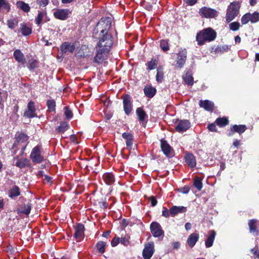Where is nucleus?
Here are the masks:
<instances>
[{
  "label": "nucleus",
  "mask_w": 259,
  "mask_h": 259,
  "mask_svg": "<svg viewBox=\"0 0 259 259\" xmlns=\"http://www.w3.org/2000/svg\"><path fill=\"white\" fill-rule=\"evenodd\" d=\"M217 36L216 32L211 28H205L197 33L196 40L198 44L202 45L206 41L213 40Z\"/></svg>",
  "instance_id": "obj_1"
},
{
  "label": "nucleus",
  "mask_w": 259,
  "mask_h": 259,
  "mask_svg": "<svg viewBox=\"0 0 259 259\" xmlns=\"http://www.w3.org/2000/svg\"><path fill=\"white\" fill-rule=\"evenodd\" d=\"M240 5L239 2H234L228 6L226 15V20L227 22L232 21L238 15Z\"/></svg>",
  "instance_id": "obj_2"
},
{
  "label": "nucleus",
  "mask_w": 259,
  "mask_h": 259,
  "mask_svg": "<svg viewBox=\"0 0 259 259\" xmlns=\"http://www.w3.org/2000/svg\"><path fill=\"white\" fill-rule=\"evenodd\" d=\"M112 45L113 41L111 34L106 33L101 35L97 47L109 52L110 49Z\"/></svg>",
  "instance_id": "obj_3"
},
{
  "label": "nucleus",
  "mask_w": 259,
  "mask_h": 259,
  "mask_svg": "<svg viewBox=\"0 0 259 259\" xmlns=\"http://www.w3.org/2000/svg\"><path fill=\"white\" fill-rule=\"evenodd\" d=\"M111 26V20L109 17L102 19L97 25V29L100 30L101 35L109 33L108 31Z\"/></svg>",
  "instance_id": "obj_4"
},
{
  "label": "nucleus",
  "mask_w": 259,
  "mask_h": 259,
  "mask_svg": "<svg viewBox=\"0 0 259 259\" xmlns=\"http://www.w3.org/2000/svg\"><path fill=\"white\" fill-rule=\"evenodd\" d=\"M199 14L206 18H213L217 16L218 12L213 9L204 7L199 10Z\"/></svg>",
  "instance_id": "obj_5"
},
{
  "label": "nucleus",
  "mask_w": 259,
  "mask_h": 259,
  "mask_svg": "<svg viewBox=\"0 0 259 259\" xmlns=\"http://www.w3.org/2000/svg\"><path fill=\"white\" fill-rule=\"evenodd\" d=\"M154 252V245L153 242H149L145 246L142 255L144 259H150Z\"/></svg>",
  "instance_id": "obj_6"
},
{
  "label": "nucleus",
  "mask_w": 259,
  "mask_h": 259,
  "mask_svg": "<svg viewBox=\"0 0 259 259\" xmlns=\"http://www.w3.org/2000/svg\"><path fill=\"white\" fill-rule=\"evenodd\" d=\"M109 52L101 49L98 47H96V54L94 57V61L97 63H102L105 59L107 54Z\"/></svg>",
  "instance_id": "obj_7"
},
{
  "label": "nucleus",
  "mask_w": 259,
  "mask_h": 259,
  "mask_svg": "<svg viewBox=\"0 0 259 259\" xmlns=\"http://www.w3.org/2000/svg\"><path fill=\"white\" fill-rule=\"evenodd\" d=\"M150 230L154 237H159L163 236L164 232L161 226L157 222H152L150 225Z\"/></svg>",
  "instance_id": "obj_8"
},
{
  "label": "nucleus",
  "mask_w": 259,
  "mask_h": 259,
  "mask_svg": "<svg viewBox=\"0 0 259 259\" xmlns=\"http://www.w3.org/2000/svg\"><path fill=\"white\" fill-rule=\"evenodd\" d=\"M30 158L32 160L36 163H40L43 160V158L40 155V150L38 146L33 148L30 154Z\"/></svg>",
  "instance_id": "obj_9"
},
{
  "label": "nucleus",
  "mask_w": 259,
  "mask_h": 259,
  "mask_svg": "<svg viewBox=\"0 0 259 259\" xmlns=\"http://www.w3.org/2000/svg\"><path fill=\"white\" fill-rule=\"evenodd\" d=\"M36 109L33 102L30 101L27 105V109L24 113V116L28 118H33L36 116Z\"/></svg>",
  "instance_id": "obj_10"
},
{
  "label": "nucleus",
  "mask_w": 259,
  "mask_h": 259,
  "mask_svg": "<svg viewBox=\"0 0 259 259\" xmlns=\"http://www.w3.org/2000/svg\"><path fill=\"white\" fill-rule=\"evenodd\" d=\"M161 148L164 154L167 157H170L174 155L172 148L165 141H161Z\"/></svg>",
  "instance_id": "obj_11"
},
{
  "label": "nucleus",
  "mask_w": 259,
  "mask_h": 259,
  "mask_svg": "<svg viewBox=\"0 0 259 259\" xmlns=\"http://www.w3.org/2000/svg\"><path fill=\"white\" fill-rule=\"evenodd\" d=\"M190 126V123L188 120H180L176 126V130L178 132L186 131Z\"/></svg>",
  "instance_id": "obj_12"
},
{
  "label": "nucleus",
  "mask_w": 259,
  "mask_h": 259,
  "mask_svg": "<svg viewBox=\"0 0 259 259\" xmlns=\"http://www.w3.org/2000/svg\"><path fill=\"white\" fill-rule=\"evenodd\" d=\"M123 109L126 115H129V114L132 111V104L131 103V97L127 95L123 99Z\"/></svg>",
  "instance_id": "obj_13"
},
{
  "label": "nucleus",
  "mask_w": 259,
  "mask_h": 259,
  "mask_svg": "<svg viewBox=\"0 0 259 259\" xmlns=\"http://www.w3.org/2000/svg\"><path fill=\"white\" fill-rule=\"evenodd\" d=\"M69 15L68 9H58L54 13L55 17L60 20H66Z\"/></svg>",
  "instance_id": "obj_14"
},
{
  "label": "nucleus",
  "mask_w": 259,
  "mask_h": 259,
  "mask_svg": "<svg viewBox=\"0 0 259 259\" xmlns=\"http://www.w3.org/2000/svg\"><path fill=\"white\" fill-rule=\"evenodd\" d=\"M187 57V52L185 51H182L179 53L177 60V66L179 68H182L185 63Z\"/></svg>",
  "instance_id": "obj_15"
},
{
  "label": "nucleus",
  "mask_w": 259,
  "mask_h": 259,
  "mask_svg": "<svg viewBox=\"0 0 259 259\" xmlns=\"http://www.w3.org/2000/svg\"><path fill=\"white\" fill-rule=\"evenodd\" d=\"M60 49L63 54L72 53L75 50V46L73 44L65 42L61 46Z\"/></svg>",
  "instance_id": "obj_16"
},
{
  "label": "nucleus",
  "mask_w": 259,
  "mask_h": 259,
  "mask_svg": "<svg viewBox=\"0 0 259 259\" xmlns=\"http://www.w3.org/2000/svg\"><path fill=\"white\" fill-rule=\"evenodd\" d=\"M185 161L191 167H194L196 165V161L195 156L190 153H187L185 155Z\"/></svg>",
  "instance_id": "obj_17"
},
{
  "label": "nucleus",
  "mask_w": 259,
  "mask_h": 259,
  "mask_svg": "<svg viewBox=\"0 0 259 259\" xmlns=\"http://www.w3.org/2000/svg\"><path fill=\"white\" fill-rule=\"evenodd\" d=\"M14 160H16L15 162V165L19 168H23L27 166H29V160L26 158H21L19 159L17 157H15Z\"/></svg>",
  "instance_id": "obj_18"
},
{
  "label": "nucleus",
  "mask_w": 259,
  "mask_h": 259,
  "mask_svg": "<svg viewBox=\"0 0 259 259\" xmlns=\"http://www.w3.org/2000/svg\"><path fill=\"white\" fill-rule=\"evenodd\" d=\"M75 232L74 234V237L80 239L83 236L84 226L81 224H78L75 227Z\"/></svg>",
  "instance_id": "obj_19"
},
{
  "label": "nucleus",
  "mask_w": 259,
  "mask_h": 259,
  "mask_svg": "<svg viewBox=\"0 0 259 259\" xmlns=\"http://www.w3.org/2000/svg\"><path fill=\"white\" fill-rule=\"evenodd\" d=\"M199 106L207 111H212L214 104L213 102L208 100H200L199 101Z\"/></svg>",
  "instance_id": "obj_20"
},
{
  "label": "nucleus",
  "mask_w": 259,
  "mask_h": 259,
  "mask_svg": "<svg viewBox=\"0 0 259 259\" xmlns=\"http://www.w3.org/2000/svg\"><path fill=\"white\" fill-rule=\"evenodd\" d=\"M199 238L198 234L192 233L189 237L187 239V243L190 247H193L197 242Z\"/></svg>",
  "instance_id": "obj_21"
},
{
  "label": "nucleus",
  "mask_w": 259,
  "mask_h": 259,
  "mask_svg": "<svg viewBox=\"0 0 259 259\" xmlns=\"http://www.w3.org/2000/svg\"><path fill=\"white\" fill-rule=\"evenodd\" d=\"M13 56L17 62H18L22 65L25 64V60L24 56L23 54L20 51V50H16V51H15L14 52Z\"/></svg>",
  "instance_id": "obj_22"
},
{
  "label": "nucleus",
  "mask_w": 259,
  "mask_h": 259,
  "mask_svg": "<svg viewBox=\"0 0 259 259\" xmlns=\"http://www.w3.org/2000/svg\"><path fill=\"white\" fill-rule=\"evenodd\" d=\"M16 141L14 143L13 147L17 146V144H18L20 142L23 143L26 142L28 140V137L26 135H25L24 133H17L16 135Z\"/></svg>",
  "instance_id": "obj_23"
},
{
  "label": "nucleus",
  "mask_w": 259,
  "mask_h": 259,
  "mask_svg": "<svg viewBox=\"0 0 259 259\" xmlns=\"http://www.w3.org/2000/svg\"><path fill=\"white\" fill-rule=\"evenodd\" d=\"M186 211V207L184 206H174L170 209V214L174 217L179 213L185 212Z\"/></svg>",
  "instance_id": "obj_24"
},
{
  "label": "nucleus",
  "mask_w": 259,
  "mask_h": 259,
  "mask_svg": "<svg viewBox=\"0 0 259 259\" xmlns=\"http://www.w3.org/2000/svg\"><path fill=\"white\" fill-rule=\"evenodd\" d=\"M102 179L105 183L108 185H110L114 182V177L112 174L107 172L104 174L102 176Z\"/></svg>",
  "instance_id": "obj_25"
},
{
  "label": "nucleus",
  "mask_w": 259,
  "mask_h": 259,
  "mask_svg": "<svg viewBox=\"0 0 259 259\" xmlns=\"http://www.w3.org/2000/svg\"><path fill=\"white\" fill-rule=\"evenodd\" d=\"M209 236L205 241V246L206 247H210L212 246L213 243L215 236V232L213 230H211L209 232Z\"/></svg>",
  "instance_id": "obj_26"
},
{
  "label": "nucleus",
  "mask_w": 259,
  "mask_h": 259,
  "mask_svg": "<svg viewBox=\"0 0 259 259\" xmlns=\"http://www.w3.org/2000/svg\"><path fill=\"white\" fill-rule=\"evenodd\" d=\"M144 94L148 98H152L156 94V90L152 87L147 86L144 89Z\"/></svg>",
  "instance_id": "obj_27"
},
{
  "label": "nucleus",
  "mask_w": 259,
  "mask_h": 259,
  "mask_svg": "<svg viewBox=\"0 0 259 259\" xmlns=\"http://www.w3.org/2000/svg\"><path fill=\"white\" fill-rule=\"evenodd\" d=\"M183 79L188 85L191 86L193 84V77L190 72L187 71L183 75Z\"/></svg>",
  "instance_id": "obj_28"
},
{
  "label": "nucleus",
  "mask_w": 259,
  "mask_h": 259,
  "mask_svg": "<svg viewBox=\"0 0 259 259\" xmlns=\"http://www.w3.org/2000/svg\"><path fill=\"white\" fill-rule=\"evenodd\" d=\"M246 130V127L245 125H234L231 127V132L234 133L235 132L239 134H242L244 133Z\"/></svg>",
  "instance_id": "obj_29"
},
{
  "label": "nucleus",
  "mask_w": 259,
  "mask_h": 259,
  "mask_svg": "<svg viewBox=\"0 0 259 259\" xmlns=\"http://www.w3.org/2000/svg\"><path fill=\"white\" fill-rule=\"evenodd\" d=\"M136 114L140 121H144L147 118L145 112L141 108H138L136 110Z\"/></svg>",
  "instance_id": "obj_30"
},
{
  "label": "nucleus",
  "mask_w": 259,
  "mask_h": 259,
  "mask_svg": "<svg viewBox=\"0 0 259 259\" xmlns=\"http://www.w3.org/2000/svg\"><path fill=\"white\" fill-rule=\"evenodd\" d=\"M257 221L256 220H251L248 222V226L249 227V231L251 233H256L257 234V231L256 229Z\"/></svg>",
  "instance_id": "obj_31"
},
{
  "label": "nucleus",
  "mask_w": 259,
  "mask_h": 259,
  "mask_svg": "<svg viewBox=\"0 0 259 259\" xmlns=\"http://www.w3.org/2000/svg\"><path fill=\"white\" fill-rule=\"evenodd\" d=\"M20 29L22 35L27 36L30 34L32 32L31 29L27 26L25 24L20 25Z\"/></svg>",
  "instance_id": "obj_32"
},
{
  "label": "nucleus",
  "mask_w": 259,
  "mask_h": 259,
  "mask_svg": "<svg viewBox=\"0 0 259 259\" xmlns=\"http://www.w3.org/2000/svg\"><path fill=\"white\" fill-rule=\"evenodd\" d=\"M20 190L18 186H14L9 191V196L11 198L18 196L20 195Z\"/></svg>",
  "instance_id": "obj_33"
},
{
  "label": "nucleus",
  "mask_w": 259,
  "mask_h": 259,
  "mask_svg": "<svg viewBox=\"0 0 259 259\" xmlns=\"http://www.w3.org/2000/svg\"><path fill=\"white\" fill-rule=\"evenodd\" d=\"M17 6L22 9L25 12H28L30 11V7L28 4L19 1L17 3Z\"/></svg>",
  "instance_id": "obj_34"
},
{
  "label": "nucleus",
  "mask_w": 259,
  "mask_h": 259,
  "mask_svg": "<svg viewBox=\"0 0 259 259\" xmlns=\"http://www.w3.org/2000/svg\"><path fill=\"white\" fill-rule=\"evenodd\" d=\"M31 207V204L29 203L24 204L19 209V212L28 215L30 213Z\"/></svg>",
  "instance_id": "obj_35"
},
{
  "label": "nucleus",
  "mask_w": 259,
  "mask_h": 259,
  "mask_svg": "<svg viewBox=\"0 0 259 259\" xmlns=\"http://www.w3.org/2000/svg\"><path fill=\"white\" fill-rule=\"evenodd\" d=\"M215 123L219 126L222 127L227 125L229 121L226 117L218 118L215 120Z\"/></svg>",
  "instance_id": "obj_36"
},
{
  "label": "nucleus",
  "mask_w": 259,
  "mask_h": 259,
  "mask_svg": "<svg viewBox=\"0 0 259 259\" xmlns=\"http://www.w3.org/2000/svg\"><path fill=\"white\" fill-rule=\"evenodd\" d=\"M68 128V124L66 122H62L60 125L58 127L57 131L59 133H63L66 131Z\"/></svg>",
  "instance_id": "obj_37"
},
{
  "label": "nucleus",
  "mask_w": 259,
  "mask_h": 259,
  "mask_svg": "<svg viewBox=\"0 0 259 259\" xmlns=\"http://www.w3.org/2000/svg\"><path fill=\"white\" fill-rule=\"evenodd\" d=\"M193 185L199 191L201 190L202 188L201 180L199 178H197L194 180Z\"/></svg>",
  "instance_id": "obj_38"
},
{
  "label": "nucleus",
  "mask_w": 259,
  "mask_h": 259,
  "mask_svg": "<svg viewBox=\"0 0 259 259\" xmlns=\"http://www.w3.org/2000/svg\"><path fill=\"white\" fill-rule=\"evenodd\" d=\"M18 21L16 19H13L8 20L7 24L9 28L13 29L18 24Z\"/></svg>",
  "instance_id": "obj_39"
},
{
  "label": "nucleus",
  "mask_w": 259,
  "mask_h": 259,
  "mask_svg": "<svg viewBox=\"0 0 259 259\" xmlns=\"http://www.w3.org/2000/svg\"><path fill=\"white\" fill-rule=\"evenodd\" d=\"M97 247L99 252L103 253L105 252V247L106 243L103 241H99L97 244Z\"/></svg>",
  "instance_id": "obj_40"
},
{
  "label": "nucleus",
  "mask_w": 259,
  "mask_h": 259,
  "mask_svg": "<svg viewBox=\"0 0 259 259\" xmlns=\"http://www.w3.org/2000/svg\"><path fill=\"white\" fill-rule=\"evenodd\" d=\"M46 13L43 12H39L37 16L36 17L35 21L37 24L39 25L42 21V19L46 15Z\"/></svg>",
  "instance_id": "obj_41"
},
{
  "label": "nucleus",
  "mask_w": 259,
  "mask_h": 259,
  "mask_svg": "<svg viewBox=\"0 0 259 259\" xmlns=\"http://www.w3.org/2000/svg\"><path fill=\"white\" fill-rule=\"evenodd\" d=\"M156 78L157 82H160L162 81L163 78V73L161 68H158L157 69V74Z\"/></svg>",
  "instance_id": "obj_42"
},
{
  "label": "nucleus",
  "mask_w": 259,
  "mask_h": 259,
  "mask_svg": "<svg viewBox=\"0 0 259 259\" xmlns=\"http://www.w3.org/2000/svg\"><path fill=\"white\" fill-rule=\"evenodd\" d=\"M160 47L164 52H166L169 50L168 42L166 40H161L160 41Z\"/></svg>",
  "instance_id": "obj_43"
},
{
  "label": "nucleus",
  "mask_w": 259,
  "mask_h": 259,
  "mask_svg": "<svg viewBox=\"0 0 259 259\" xmlns=\"http://www.w3.org/2000/svg\"><path fill=\"white\" fill-rule=\"evenodd\" d=\"M157 61L156 60H152L147 64L148 68L149 70H153L156 68L157 66Z\"/></svg>",
  "instance_id": "obj_44"
},
{
  "label": "nucleus",
  "mask_w": 259,
  "mask_h": 259,
  "mask_svg": "<svg viewBox=\"0 0 259 259\" xmlns=\"http://www.w3.org/2000/svg\"><path fill=\"white\" fill-rule=\"evenodd\" d=\"M47 106L50 111L55 110L56 103L54 100H49L47 101Z\"/></svg>",
  "instance_id": "obj_45"
},
{
  "label": "nucleus",
  "mask_w": 259,
  "mask_h": 259,
  "mask_svg": "<svg viewBox=\"0 0 259 259\" xmlns=\"http://www.w3.org/2000/svg\"><path fill=\"white\" fill-rule=\"evenodd\" d=\"M250 21L252 23H255L259 20V13L254 12L252 14H250Z\"/></svg>",
  "instance_id": "obj_46"
},
{
  "label": "nucleus",
  "mask_w": 259,
  "mask_h": 259,
  "mask_svg": "<svg viewBox=\"0 0 259 259\" xmlns=\"http://www.w3.org/2000/svg\"><path fill=\"white\" fill-rule=\"evenodd\" d=\"M240 24L238 22L231 23L229 24V28L232 31H236L239 29Z\"/></svg>",
  "instance_id": "obj_47"
},
{
  "label": "nucleus",
  "mask_w": 259,
  "mask_h": 259,
  "mask_svg": "<svg viewBox=\"0 0 259 259\" xmlns=\"http://www.w3.org/2000/svg\"><path fill=\"white\" fill-rule=\"evenodd\" d=\"M250 13H247L243 15L241 18V23L243 24H247L249 21H250Z\"/></svg>",
  "instance_id": "obj_48"
},
{
  "label": "nucleus",
  "mask_w": 259,
  "mask_h": 259,
  "mask_svg": "<svg viewBox=\"0 0 259 259\" xmlns=\"http://www.w3.org/2000/svg\"><path fill=\"white\" fill-rule=\"evenodd\" d=\"M3 8L9 11L10 9V6L9 4L6 3L5 0H0V10Z\"/></svg>",
  "instance_id": "obj_49"
},
{
  "label": "nucleus",
  "mask_w": 259,
  "mask_h": 259,
  "mask_svg": "<svg viewBox=\"0 0 259 259\" xmlns=\"http://www.w3.org/2000/svg\"><path fill=\"white\" fill-rule=\"evenodd\" d=\"M64 110V113L66 117L68 119L71 118L73 115L72 111L70 110H69L67 107H65Z\"/></svg>",
  "instance_id": "obj_50"
},
{
  "label": "nucleus",
  "mask_w": 259,
  "mask_h": 259,
  "mask_svg": "<svg viewBox=\"0 0 259 259\" xmlns=\"http://www.w3.org/2000/svg\"><path fill=\"white\" fill-rule=\"evenodd\" d=\"M36 2L40 7H45L49 4V0H37Z\"/></svg>",
  "instance_id": "obj_51"
},
{
  "label": "nucleus",
  "mask_w": 259,
  "mask_h": 259,
  "mask_svg": "<svg viewBox=\"0 0 259 259\" xmlns=\"http://www.w3.org/2000/svg\"><path fill=\"white\" fill-rule=\"evenodd\" d=\"M179 191L180 192H181L183 194H188V192H189L190 187L188 186H185V187L179 189Z\"/></svg>",
  "instance_id": "obj_52"
},
{
  "label": "nucleus",
  "mask_w": 259,
  "mask_h": 259,
  "mask_svg": "<svg viewBox=\"0 0 259 259\" xmlns=\"http://www.w3.org/2000/svg\"><path fill=\"white\" fill-rule=\"evenodd\" d=\"M250 251L255 257L259 258V249L256 248H254L251 249Z\"/></svg>",
  "instance_id": "obj_53"
},
{
  "label": "nucleus",
  "mask_w": 259,
  "mask_h": 259,
  "mask_svg": "<svg viewBox=\"0 0 259 259\" xmlns=\"http://www.w3.org/2000/svg\"><path fill=\"white\" fill-rule=\"evenodd\" d=\"M162 215L165 218H168L169 217V215L170 214V210H168L166 208H163V210H162Z\"/></svg>",
  "instance_id": "obj_54"
},
{
  "label": "nucleus",
  "mask_w": 259,
  "mask_h": 259,
  "mask_svg": "<svg viewBox=\"0 0 259 259\" xmlns=\"http://www.w3.org/2000/svg\"><path fill=\"white\" fill-rule=\"evenodd\" d=\"M149 199V201L151 202L152 206H155L157 204V201L154 196L150 197Z\"/></svg>",
  "instance_id": "obj_55"
},
{
  "label": "nucleus",
  "mask_w": 259,
  "mask_h": 259,
  "mask_svg": "<svg viewBox=\"0 0 259 259\" xmlns=\"http://www.w3.org/2000/svg\"><path fill=\"white\" fill-rule=\"evenodd\" d=\"M37 61L36 60H33L30 64V69H33L37 67Z\"/></svg>",
  "instance_id": "obj_56"
},
{
  "label": "nucleus",
  "mask_w": 259,
  "mask_h": 259,
  "mask_svg": "<svg viewBox=\"0 0 259 259\" xmlns=\"http://www.w3.org/2000/svg\"><path fill=\"white\" fill-rule=\"evenodd\" d=\"M123 139L127 140L133 137L132 135L129 133H124L122 135Z\"/></svg>",
  "instance_id": "obj_57"
},
{
  "label": "nucleus",
  "mask_w": 259,
  "mask_h": 259,
  "mask_svg": "<svg viewBox=\"0 0 259 259\" xmlns=\"http://www.w3.org/2000/svg\"><path fill=\"white\" fill-rule=\"evenodd\" d=\"M119 242V238H114L111 241V245L112 246H116Z\"/></svg>",
  "instance_id": "obj_58"
},
{
  "label": "nucleus",
  "mask_w": 259,
  "mask_h": 259,
  "mask_svg": "<svg viewBox=\"0 0 259 259\" xmlns=\"http://www.w3.org/2000/svg\"><path fill=\"white\" fill-rule=\"evenodd\" d=\"M208 130L211 132H214L216 131V126L215 124L211 123L208 125Z\"/></svg>",
  "instance_id": "obj_59"
},
{
  "label": "nucleus",
  "mask_w": 259,
  "mask_h": 259,
  "mask_svg": "<svg viewBox=\"0 0 259 259\" xmlns=\"http://www.w3.org/2000/svg\"><path fill=\"white\" fill-rule=\"evenodd\" d=\"M133 144V137L126 140V145L127 147H131Z\"/></svg>",
  "instance_id": "obj_60"
},
{
  "label": "nucleus",
  "mask_w": 259,
  "mask_h": 259,
  "mask_svg": "<svg viewBox=\"0 0 259 259\" xmlns=\"http://www.w3.org/2000/svg\"><path fill=\"white\" fill-rule=\"evenodd\" d=\"M197 0H185L186 3L190 6L194 5L197 2Z\"/></svg>",
  "instance_id": "obj_61"
},
{
  "label": "nucleus",
  "mask_w": 259,
  "mask_h": 259,
  "mask_svg": "<svg viewBox=\"0 0 259 259\" xmlns=\"http://www.w3.org/2000/svg\"><path fill=\"white\" fill-rule=\"evenodd\" d=\"M219 49H220V50L221 51H222V52H226L229 49V48L228 47V46H223L222 47H220V48H219Z\"/></svg>",
  "instance_id": "obj_62"
},
{
  "label": "nucleus",
  "mask_w": 259,
  "mask_h": 259,
  "mask_svg": "<svg viewBox=\"0 0 259 259\" xmlns=\"http://www.w3.org/2000/svg\"><path fill=\"white\" fill-rule=\"evenodd\" d=\"M99 204L100 207L103 209H105L107 207V203L105 201L100 202Z\"/></svg>",
  "instance_id": "obj_63"
},
{
  "label": "nucleus",
  "mask_w": 259,
  "mask_h": 259,
  "mask_svg": "<svg viewBox=\"0 0 259 259\" xmlns=\"http://www.w3.org/2000/svg\"><path fill=\"white\" fill-rule=\"evenodd\" d=\"M51 178L49 176H48L47 175L44 176V180L46 181L48 183L51 182Z\"/></svg>",
  "instance_id": "obj_64"
}]
</instances>
